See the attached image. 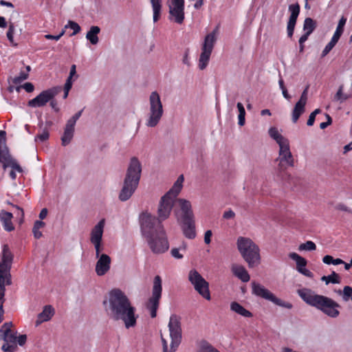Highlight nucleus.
I'll return each instance as SVG.
<instances>
[{"label": "nucleus", "instance_id": "c03bdc74", "mask_svg": "<svg viewBox=\"0 0 352 352\" xmlns=\"http://www.w3.org/2000/svg\"><path fill=\"white\" fill-rule=\"evenodd\" d=\"M346 19L344 16H342L338 22V24L336 31H338L339 32L343 33L344 26L346 23Z\"/></svg>", "mask_w": 352, "mask_h": 352}, {"label": "nucleus", "instance_id": "412c9836", "mask_svg": "<svg viewBox=\"0 0 352 352\" xmlns=\"http://www.w3.org/2000/svg\"><path fill=\"white\" fill-rule=\"evenodd\" d=\"M98 261L96 264L95 271L98 276H102L106 274L110 270L111 258L106 254H102L100 257H98Z\"/></svg>", "mask_w": 352, "mask_h": 352}, {"label": "nucleus", "instance_id": "bf43d9fd", "mask_svg": "<svg viewBox=\"0 0 352 352\" xmlns=\"http://www.w3.org/2000/svg\"><path fill=\"white\" fill-rule=\"evenodd\" d=\"M23 87L28 93H31L34 91V85L31 82H25Z\"/></svg>", "mask_w": 352, "mask_h": 352}, {"label": "nucleus", "instance_id": "774afa93", "mask_svg": "<svg viewBox=\"0 0 352 352\" xmlns=\"http://www.w3.org/2000/svg\"><path fill=\"white\" fill-rule=\"evenodd\" d=\"M47 212H48V211H47V208L42 209L39 214V218L41 219H45L47 215Z\"/></svg>", "mask_w": 352, "mask_h": 352}, {"label": "nucleus", "instance_id": "cd10ccee", "mask_svg": "<svg viewBox=\"0 0 352 352\" xmlns=\"http://www.w3.org/2000/svg\"><path fill=\"white\" fill-rule=\"evenodd\" d=\"M13 215L11 212L1 210L0 212V220L3 223L4 229L8 232L14 230V226L12 222Z\"/></svg>", "mask_w": 352, "mask_h": 352}, {"label": "nucleus", "instance_id": "338daca9", "mask_svg": "<svg viewBox=\"0 0 352 352\" xmlns=\"http://www.w3.org/2000/svg\"><path fill=\"white\" fill-rule=\"evenodd\" d=\"M316 116L311 113V114L309 116L307 124L308 126H312L314 123Z\"/></svg>", "mask_w": 352, "mask_h": 352}, {"label": "nucleus", "instance_id": "c9c22d12", "mask_svg": "<svg viewBox=\"0 0 352 352\" xmlns=\"http://www.w3.org/2000/svg\"><path fill=\"white\" fill-rule=\"evenodd\" d=\"M45 223L42 221L37 220L34 222V226L32 228V232L34 234V236L36 239H40L42 236V232L39 230L41 228H43L45 226Z\"/></svg>", "mask_w": 352, "mask_h": 352}, {"label": "nucleus", "instance_id": "6ab92c4d", "mask_svg": "<svg viewBox=\"0 0 352 352\" xmlns=\"http://www.w3.org/2000/svg\"><path fill=\"white\" fill-rule=\"evenodd\" d=\"M17 332L12 331L0 336V340H3L5 343L1 349L5 352H14L17 349L16 339Z\"/></svg>", "mask_w": 352, "mask_h": 352}, {"label": "nucleus", "instance_id": "69168bd1", "mask_svg": "<svg viewBox=\"0 0 352 352\" xmlns=\"http://www.w3.org/2000/svg\"><path fill=\"white\" fill-rule=\"evenodd\" d=\"M76 65H72L70 69L69 76L67 80H70L72 81V76L76 74Z\"/></svg>", "mask_w": 352, "mask_h": 352}, {"label": "nucleus", "instance_id": "20e7f679", "mask_svg": "<svg viewBox=\"0 0 352 352\" xmlns=\"http://www.w3.org/2000/svg\"><path fill=\"white\" fill-rule=\"evenodd\" d=\"M142 173V166L136 157H133L126 170L123 186L119 194L122 201L128 200L138 188Z\"/></svg>", "mask_w": 352, "mask_h": 352}, {"label": "nucleus", "instance_id": "2f4dec72", "mask_svg": "<svg viewBox=\"0 0 352 352\" xmlns=\"http://www.w3.org/2000/svg\"><path fill=\"white\" fill-rule=\"evenodd\" d=\"M153 11V21L157 22L160 18L162 0H151Z\"/></svg>", "mask_w": 352, "mask_h": 352}, {"label": "nucleus", "instance_id": "a878e982", "mask_svg": "<svg viewBox=\"0 0 352 352\" xmlns=\"http://www.w3.org/2000/svg\"><path fill=\"white\" fill-rule=\"evenodd\" d=\"M276 160L279 161L278 167L280 170H285L289 166L293 167L294 166V160L291 152L282 153L281 155H278Z\"/></svg>", "mask_w": 352, "mask_h": 352}, {"label": "nucleus", "instance_id": "2eb2a0df", "mask_svg": "<svg viewBox=\"0 0 352 352\" xmlns=\"http://www.w3.org/2000/svg\"><path fill=\"white\" fill-rule=\"evenodd\" d=\"M61 91L60 87H54L41 91L36 98L28 101V106L30 107H41L46 105L50 100Z\"/></svg>", "mask_w": 352, "mask_h": 352}, {"label": "nucleus", "instance_id": "0eeeda50", "mask_svg": "<svg viewBox=\"0 0 352 352\" xmlns=\"http://www.w3.org/2000/svg\"><path fill=\"white\" fill-rule=\"evenodd\" d=\"M169 336L170 338V347L168 348V340L166 336L161 334L163 346V352H175L182 340V328L179 318L175 315L170 317L168 323Z\"/></svg>", "mask_w": 352, "mask_h": 352}, {"label": "nucleus", "instance_id": "8fccbe9b", "mask_svg": "<svg viewBox=\"0 0 352 352\" xmlns=\"http://www.w3.org/2000/svg\"><path fill=\"white\" fill-rule=\"evenodd\" d=\"M49 138V133L47 131H44L41 134L38 135L35 138V141H37V140H39L41 142H44L47 140Z\"/></svg>", "mask_w": 352, "mask_h": 352}, {"label": "nucleus", "instance_id": "4c0bfd02", "mask_svg": "<svg viewBox=\"0 0 352 352\" xmlns=\"http://www.w3.org/2000/svg\"><path fill=\"white\" fill-rule=\"evenodd\" d=\"M269 134L270 137L275 140L277 143L286 139L285 137H283L281 134L278 133L277 129L275 127H272L270 129Z\"/></svg>", "mask_w": 352, "mask_h": 352}, {"label": "nucleus", "instance_id": "58836bf2", "mask_svg": "<svg viewBox=\"0 0 352 352\" xmlns=\"http://www.w3.org/2000/svg\"><path fill=\"white\" fill-rule=\"evenodd\" d=\"M339 294L342 295V299L344 301H348L349 300H352V287L350 286H345L343 288V291H338Z\"/></svg>", "mask_w": 352, "mask_h": 352}, {"label": "nucleus", "instance_id": "dca6fc26", "mask_svg": "<svg viewBox=\"0 0 352 352\" xmlns=\"http://www.w3.org/2000/svg\"><path fill=\"white\" fill-rule=\"evenodd\" d=\"M104 227V219H101L92 229L91 232L90 241L94 244L96 250V257H100L102 248L101 246L103 230Z\"/></svg>", "mask_w": 352, "mask_h": 352}, {"label": "nucleus", "instance_id": "79ce46f5", "mask_svg": "<svg viewBox=\"0 0 352 352\" xmlns=\"http://www.w3.org/2000/svg\"><path fill=\"white\" fill-rule=\"evenodd\" d=\"M12 325V322H11L4 323L0 329V336L12 332L11 327Z\"/></svg>", "mask_w": 352, "mask_h": 352}, {"label": "nucleus", "instance_id": "6e6552de", "mask_svg": "<svg viewBox=\"0 0 352 352\" xmlns=\"http://www.w3.org/2000/svg\"><path fill=\"white\" fill-rule=\"evenodd\" d=\"M150 112L146 125L149 127L155 126L160 122L163 115V106L160 95L156 91H153L149 97Z\"/></svg>", "mask_w": 352, "mask_h": 352}, {"label": "nucleus", "instance_id": "aec40b11", "mask_svg": "<svg viewBox=\"0 0 352 352\" xmlns=\"http://www.w3.org/2000/svg\"><path fill=\"white\" fill-rule=\"evenodd\" d=\"M289 257L296 261V270L299 273L309 278L313 277V273L306 268L307 261L305 258L296 252L289 253Z\"/></svg>", "mask_w": 352, "mask_h": 352}, {"label": "nucleus", "instance_id": "6e6d98bb", "mask_svg": "<svg viewBox=\"0 0 352 352\" xmlns=\"http://www.w3.org/2000/svg\"><path fill=\"white\" fill-rule=\"evenodd\" d=\"M26 340H27L26 335H25V334L20 335L19 336L17 337L16 343H18L20 346H23L25 344Z\"/></svg>", "mask_w": 352, "mask_h": 352}, {"label": "nucleus", "instance_id": "680f3d73", "mask_svg": "<svg viewBox=\"0 0 352 352\" xmlns=\"http://www.w3.org/2000/svg\"><path fill=\"white\" fill-rule=\"evenodd\" d=\"M333 256L330 255H326L323 257L322 261L327 265L333 263Z\"/></svg>", "mask_w": 352, "mask_h": 352}, {"label": "nucleus", "instance_id": "423d86ee", "mask_svg": "<svg viewBox=\"0 0 352 352\" xmlns=\"http://www.w3.org/2000/svg\"><path fill=\"white\" fill-rule=\"evenodd\" d=\"M184 180V175H180L173 187L161 198L157 210L158 218H156L161 223L169 217L174 201L183 187Z\"/></svg>", "mask_w": 352, "mask_h": 352}, {"label": "nucleus", "instance_id": "864d4df0", "mask_svg": "<svg viewBox=\"0 0 352 352\" xmlns=\"http://www.w3.org/2000/svg\"><path fill=\"white\" fill-rule=\"evenodd\" d=\"M171 255L177 259H180L183 258V255L179 253V250L178 248H173L170 251Z\"/></svg>", "mask_w": 352, "mask_h": 352}, {"label": "nucleus", "instance_id": "c85d7f7f", "mask_svg": "<svg viewBox=\"0 0 352 352\" xmlns=\"http://www.w3.org/2000/svg\"><path fill=\"white\" fill-rule=\"evenodd\" d=\"M74 126L67 122L63 135L61 138L62 145L66 146L70 143L74 136Z\"/></svg>", "mask_w": 352, "mask_h": 352}, {"label": "nucleus", "instance_id": "09e8293b", "mask_svg": "<svg viewBox=\"0 0 352 352\" xmlns=\"http://www.w3.org/2000/svg\"><path fill=\"white\" fill-rule=\"evenodd\" d=\"M72 86V81H70V80H67L65 84V87H64V90H65V93H64V96H63L64 98H66L67 97L69 91L71 89Z\"/></svg>", "mask_w": 352, "mask_h": 352}, {"label": "nucleus", "instance_id": "9b49d317", "mask_svg": "<svg viewBox=\"0 0 352 352\" xmlns=\"http://www.w3.org/2000/svg\"><path fill=\"white\" fill-rule=\"evenodd\" d=\"M162 293V279L159 275L154 277L152 288V296L146 304V309L149 311L151 318H155L157 310L159 307L160 300Z\"/></svg>", "mask_w": 352, "mask_h": 352}, {"label": "nucleus", "instance_id": "f257e3e1", "mask_svg": "<svg viewBox=\"0 0 352 352\" xmlns=\"http://www.w3.org/2000/svg\"><path fill=\"white\" fill-rule=\"evenodd\" d=\"M103 305L108 316L113 320L122 322L127 329L136 326L138 315L135 313V307L120 289L111 290L108 300H104Z\"/></svg>", "mask_w": 352, "mask_h": 352}, {"label": "nucleus", "instance_id": "e2e57ef3", "mask_svg": "<svg viewBox=\"0 0 352 352\" xmlns=\"http://www.w3.org/2000/svg\"><path fill=\"white\" fill-rule=\"evenodd\" d=\"M49 102H50V106L52 107V108L55 111L58 112L59 111V108L58 107V103H57L56 100L53 98V99H52V100H50Z\"/></svg>", "mask_w": 352, "mask_h": 352}, {"label": "nucleus", "instance_id": "49530a36", "mask_svg": "<svg viewBox=\"0 0 352 352\" xmlns=\"http://www.w3.org/2000/svg\"><path fill=\"white\" fill-rule=\"evenodd\" d=\"M14 32V26L13 23H10L9 25V29L7 32V37L8 40L12 43H13V34Z\"/></svg>", "mask_w": 352, "mask_h": 352}, {"label": "nucleus", "instance_id": "a211bd4d", "mask_svg": "<svg viewBox=\"0 0 352 352\" xmlns=\"http://www.w3.org/2000/svg\"><path fill=\"white\" fill-rule=\"evenodd\" d=\"M308 89L309 87L307 86L306 88L302 91L299 100L296 103L294 108L292 111V121L296 123L299 119L300 116L305 112V105L307 102L308 96Z\"/></svg>", "mask_w": 352, "mask_h": 352}, {"label": "nucleus", "instance_id": "4be33fe9", "mask_svg": "<svg viewBox=\"0 0 352 352\" xmlns=\"http://www.w3.org/2000/svg\"><path fill=\"white\" fill-rule=\"evenodd\" d=\"M289 10L291 12V15L289 16V21H288V23H287V29L288 36L291 38L293 34H294V31L295 25H296V23L297 18H298V14L300 13V6H299V4L298 3H294V4L289 5Z\"/></svg>", "mask_w": 352, "mask_h": 352}, {"label": "nucleus", "instance_id": "13d9d810", "mask_svg": "<svg viewBox=\"0 0 352 352\" xmlns=\"http://www.w3.org/2000/svg\"><path fill=\"white\" fill-rule=\"evenodd\" d=\"M212 231L211 230H207L206 232H205V234H204V242L206 243V244H209L210 242H211V236H212Z\"/></svg>", "mask_w": 352, "mask_h": 352}, {"label": "nucleus", "instance_id": "ea45409f", "mask_svg": "<svg viewBox=\"0 0 352 352\" xmlns=\"http://www.w3.org/2000/svg\"><path fill=\"white\" fill-rule=\"evenodd\" d=\"M277 144L279 146V155H281L282 153H287V152H291L289 148V140L287 138Z\"/></svg>", "mask_w": 352, "mask_h": 352}, {"label": "nucleus", "instance_id": "5fc2aeb1", "mask_svg": "<svg viewBox=\"0 0 352 352\" xmlns=\"http://www.w3.org/2000/svg\"><path fill=\"white\" fill-rule=\"evenodd\" d=\"M245 111H241L239 113V124L240 126H243L245 124Z\"/></svg>", "mask_w": 352, "mask_h": 352}, {"label": "nucleus", "instance_id": "b1692460", "mask_svg": "<svg viewBox=\"0 0 352 352\" xmlns=\"http://www.w3.org/2000/svg\"><path fill=\"white\" fill-rule=\"evenodd\" d=\"M182 214L179 220L194 219V214L192 210V206L189 201L184 199H178Z\"/></svg>", "mask_w": 352, "mask_h": 352}, {"label": "nucleus", "instance_id": "4d7b16f0", "mask_svg": "<svg viewBox=\"0 0 352 352\" xmlns=\"http://www.w3.org/2000/svg\"><path fill=\"white\" fill-rule=\"evenodd\" d=\"M342 34V33L339 32L338 31H336L333 37L331 38V42L336 45Z\"/></svg>", "mask_w": 352, "mask_h": 352}, {"label": "nucleus", "instance_id": "72a5a7b5", "mask_svg": "<svg viewBox=\"0 0 352 352\" xmlns=\"http://www.w3.org/2000/svg\"><path fill=\"white\" fill-rule=\"evenodd\" d=\"M316 28V22L311 18H306L303 24V30L306 33L311 34Z\"/></svg>", "mask_w": 352, "mask_h": 352}, {"label": "nucleus", "instance_id": "603ef678", "mask_svg": "<svg viewBox=\"0 0 352 352\" xmlns=\"http://www.w3.org/2000/svg\"><path fill=\"white\" fill-rule=\"evenodd\" d=\"M28 78V75L24 74V73H21L20 74V76H16L15 77L14 79H13V82L14 84H18V83H20L21 82H22L23 80L27 79Z\"/></svg>", "mask_w": 352, "mask_h": 352}, {"label": "nucleus", "instance_id": "37998d69", "mask_svg": "<svg viewBox=\"0 0 352 352\" xmlns=\"http://www.w3.org/2000/svg\"><path fill=\"white\" fill-rule=\"evenodd\" d=\"M199 352H220L219 350L213 347L211 344L208 343L201 346Z\"/></svg>", "mask_w": 352, "mask_h": 352}, {"label": "nucleus", "instance_id": "7c9ffc66", "mask_svg": "<svg viewBox=\"0 0 352 352\" xmlns=\"http://www.w3.org/2000/svg\"><path fill=\"white\" fill-rule=\"evenodd\" d=\"M100 29L98 26H91L86 34V38L92 45H96L98 43V34Z\"/></svg>", "mask_w": 352, "mask_h": 352}, {"label": "nucleus", "instance_id": "f3484780", "mask_svg": "<svg viewBox=\"0 0 352 352\" xmlns=\"http://www.w3.org/2000/svg\"><path fill=\"white\" fill-rule=\"evenodd\" d=\"M168 7L170 19L182 24L184 20V0H172Z\"/></svg>", "mask_w": 352, "mask_h": 352}, {"label": "nucleus", "instance_id": "de8ad7c7", "mask_svg": "<svg viewBox=\"0 0 352 352\" xmlns=\"http://www.w3.org/2000/svg\"><path fill=\"white\" fill-rule=\"evenodd\" d=\"M335 45L336 44H334L333 43H332V42L330 41L326 45L324 50L322 51V57H324L325 56H327Z\"/></svg>", "mask_w": 352, "mask_h": 352}, {"label": "nucleus", "instance_id": "052dcab7", "mask_svg": "<svg viewBox=\"0 0 352 352\" xmlns=\"http://www.w3.org/2000/svg\"><path fill=\"white\" fill-rule=\"evenodd\" d=\"M336 208L339 210L347 212H352L351 210L344 204H339L336 206Z\"/></svg>", "mask_w": 352, "mask_h": 352}, {"label": "nucleus", "instance_id": "1a4fd4ad", "mask_svg": "<svg viewBox=\"0 0 352 352\" xmlns=\"http://www.w3.org/2000/svg\"><path fill=\"white\" fill-rule=\"evenodd\" d=\"M13 261V254L8 245L3 247L2 258L0 263V283L6 285L12 284L10 269Z\"/></svg>", "mask_w": 352, "mask_h": 352}, {"label": "nucleus", "instance_id": "3c124183", "mask_svg": "<svg viewBox=\"0 0 352 352\" xmlns=\"http://www.w3.org/2000/svg\"><path fill=\"white\" fill-rule=\"evenodd\" d=\"M235 217V213L232 210L225 211L223 214V218L225 219H232Z\"/></svg>", "mask_w": 352, "mask_h": 352}, {"label": "nucleus", "instance_id": "9d476101", "mask_svg": "<svg viewBox=\"0 0 352 352\" xmlns=\"http://www.w3.org/2000/svg\"><path fill=\"white\" fill-rule=\"evenodd\" d=\"M217 34L218 28L217 27L211 33L205 36L201 47V53L199 59V67L201 70L204 69L208 65L214 43L217 41Z\"/></svg>", "mask_w": 352, "mask_h": 352}, {"label": "nucleus", "instance_id": "bb28decb", "mask_svg": "<svg viewBox=\"0 0 352 352\" xmlns=\"http://www.w3.org/2000/svg\"><path fill=\"white\" fill-rule=\"evenodd\" d=\"M231 270L233 274L241 279L243 282H248L250 279V276L245 268L241 265L233 264L231 267Z\"/></svg>", "mask_w": 352, "mask_h": 352}, {"label": "nucleus", "instance_id": "f03ea898", "mask_svg": "<svg viewBox=\"0 0 352 352\" xmlns=\"http://www.w3.org/2000/svg\"><path fill=\"white\" fill-rule=\"evenodd\" d=\"M141 230L146 238L148 245L154 254L166 252L169 244L162 224L156 217L148 212H143L140 217Z\"/></svg>", "mask_w": 352, "mask_h": 352}, {"label": "nucleus", "instance_id": "ddd939ff", "mask_svg": "<svg viewBox=\"0 0 352 352\" xmlns=\"http://www.w3.org/2000/svg\"><path fill=\"white\" fill-rule=\"evenodd\" d=\"M6 132L0 131V163L2 164L4 170L11 167L17 170L19 173H21L23 169L16 161L11 157L6 147Z\"/></svg>", "mask_w": 352, "mask_h": 352}, {"label": "nucleus", "instance_id": "4468645a", "mask_svg": "<svg viewBox=\"0 0 352 352\" xmlns=\"http://www.w3.org/2000/svg\"><path fill=\"white\" fill-rule=\"evenodd\" d=\"M251 285L253 294L259 296L262 298H264L265 300L272 301L275 305H278L280 307H285L287 309H291L292 307V305L291 303L285 302L281 299L278 298L270 291L267 289L264 286H263L260 283L253 281L252 282Z\"/></svg>", "mask_w": 352, "mask_h": 352}, {"label": "nucleus", "instance_id": "c756f323", "mask_svg": "<svg viewBox=\"0 0 352 352\" xmlns=\"http://www.w3.org/2000/svg\"><path fill=\"white\" fill-rule=\"evenodd\" d=\"M230 309L233 312H235L241 316L245 318L252 317V314L237 302L234 301L230 303Z\"/></svg>", "mask_w": 352, "mask_h": 352}, {"label": "nucleus", "instance_id": "f704fd0d", "mask_svg": "<svg viewBox=\"0 0 352 352\" xmlns=\"http://www.w3.org/2000/svg\"><path fill=\"white\" fill-rule=\"evenodd\" d=\"M321 280L322 281H324L327 285H328L329 283H333V284H338V283H340V276L335 272H333L329 276H323L321 278Z\"/></svg>", "mask_w": 352, "mask_h": 352}, {"label": "nucleus", "instance_id": "f8f14e48", "mask_svg": "<svg viewBox=\"0 0 352 352\" xmlns=\"http://www.w3.org/2000/svg\"><path fill=\"white\" fill-rule=\"evenodd\" d=\"M188 280L194 286L195 289L203 298L208 300L211 299L210 292L209 290V283L196 270H192L189 272Z\"/></svg>", "mask_w": 352, "mask_h": 352}, {"label": "nucleus", "instance_id": "39448f33", "mask_svg": "<svg viewBox=\"0 0 352 352\" xmlns=\"http://www.w3.org/2000/svg\"><path fill=\"white\" fill-rule=\"evenodd\" d=\"M236 248L241 257L250 268L256 267L261 263V250L250 238L239 236L236 242Z\"/></svg>", "mask_w": 352, "mask_h": 352}, {"label": "nucleus", "instance_id": "5701e85b", "mask_svg": "<svg viewBox=\"0 0 352 352\" xmlns=\"http://www.w3.org/2000/svg\"><path fill=\"white\" fill-rule=\"evenodd\" d=\"M178 223L181 225L184 236L192 239L196 236L195 222L194 219L179 220Z\"/></svg>", "mask_w": 352, "mask_h": 352}, {"label": "nucleus", "instance_id": "473e14b6", "mask_svg": "<svg viewBox=\"0 0 352 352\" xmlns=\"http://www.w3.org/2000/svg\"><path fill=\"white\" fill-rule=\"evenodd\" d=\"M343 89L344 86L343 85H341L334 96L333 100L335 101H338L342 103L351 97V94H344L343 92Z\"/></svg>", "mask_w": 352, "mask_h": 352}, {"label": "nucleus", "instance_id": "e433bc0d", "mask_svg": "<svg viewBox=\"0 0 352 352\" xmlns=\"http://www.w3.org/2000/svg\"><path fill=\"white\" fill-rule=\"evenodd\" d=\"M316 249V245L311 241H307L298 246L299 251H314Z\"/></svg>", "mask_w": 352, "mask_h": 352}, {"label": "nucleus", "instance_id": "0e129e2a", "mask_svg": "<svg viewBox=\"0 0 352 352\" xmlns=\"http://www.w3.org/2000/svg\"><path fill=\"white\" fill-rule=\"evenodd\" d=\"M5 285L4 284L0 283V300L3 302V297L5 295Z\"/></svg>", "mask_w": 352, "mask_h": 352}, {"label": "nucleus", "instance_id": "393cba45", "mask_svg": "<svg viewBox=\"0 0 352 352\" xmlns=\"http://www.w3.org/2000/svg\"><path fill=\"white\" fill-rule=\"evenodd\" d=\"M55 311L52 305H45L43 310L37 316L35 322L36 326L40 325L43 322L50 320L54 315Z\"/></svg>", "mask_w": 352, "mask_h": 352}, {"label": "nucleus", "instance_id": "a19ab883", "mask_svg": "<svg viewBox=\"0 0 352 352\" xmlns=\"http://www.w3.org/2000/svg\"><path fill=\"white\" fill-rule=\"evenodd\" d=\"M69 28L74 30L73 33L72 34V36L78 34L80 31V25L77 23L72 21H69L68 24L65 26V28Z\"/></svg>", "mask_w": 352, "mask_h": 352}, {"label": "nucleus", "instance_id": "a18cd8bd", "mask_svg": "<svg viewBox=\"0 0 352 352\" xmlns=\"http://www.w3.org/2000/svg\"><path fill=\"white\" fill-rule=\"evenodd\" d=\"M82 110H80L78 113H76L74 116H72L68 121L67 123L75 126L76 121L80 117L82 114Z\"/></svg>", "mask_w": 352, "mask_h": 352}, {"label": "nucleus", "instance_id": "7ed1b4c3", "mask_svg": "<svg viewBox=\"0 0 352 352\" xmlns=\"http://www.w3.org/2000/svg\"><path fill=\"white\" fill-rule=\"evenodd\" d=\"M298 294L306 303L321 310L329 317L336 318L340 314L337 309L340 305L330 298L316 294L306 288L298 289Z\"/></svg>", "mask_w": 352, "mask_h": 352}]
</instances>
